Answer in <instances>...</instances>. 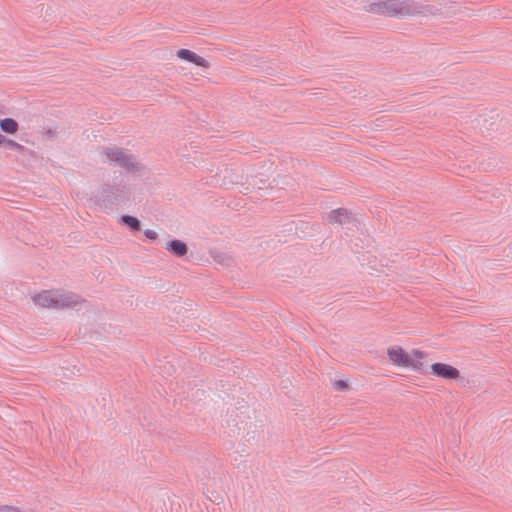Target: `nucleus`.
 <instances>
[{
  "mask_svg": "<svg viewBox=\"0 0 512 512\" xmlns=\"http://www.w3.org/2000/svg\"><path fill=\"white\" fill-rule=\"evenodd\" d=\"M368 11L391 17L414 16L430 12L429 5L415 0H384L371 3Z\"/></svg>",
  "mask_w": 512,
  "mask_h": 512,
  "instance_id": "obj_1",
  "label": "nucleus"
},
{
  "mask_svg": "<svg viewBox=\"0 0 512 512\" xmlns=\"http://www.w3.org/2000/svg\"><path fill=\"white\" fill-rule=\"evenodd\" d=\"M32 302L40 308L61 309L76 305L80 299L71 292L64 290H39L30 296Z\"/></svg>",
  "mask_w": 512,
  "mask_h": 512,
  "instance_id": "obj_2",
  "label": "nucleus"
},
{
  "mask_svg": "<svg viewBox=\"0 0 512 512\" xmlns=\"http://www.w3.org/2000/svg\"><path fill=\"white\" fill-rule=\"evenodd\" d=\"M390 361L398 366L411 367L415 370L422 369V363L419 359L424 357V352L420 350H413L411 353L405 352L400 347H393L387 350Z\"/></svg>",
  "mask_w": 512,
  "mask_h": 512,
  "instance_id": "obj_3",
  "label": "nucleus"
},
{
  "mask_svg": "<svg viewBox=\"0 0 512 512\" xmlns=\"http://www.w3.org/2000/svg\"><path fill=\"white\" fill-rule=\"evenodd\" d=\"M101 205L108 209L128 199L125 185H105L97 196Z\"/></svg>",
  "mask_w": 512,
  "mask_h": 512,
  "instance_id": "obj_4",
  "label": "nucleus"
},
{
  "mask_svg": "<svg viewBox=\"0 0 512 512\" xmlns=\"http://www.w3.org/2000/svg\"><path fill=\"white\" fill-rule=\"evenodd\" d=\"M105 155L110 162L115 163L127 171L137 170L138 163L135 157L122 148H106Z\"/></svg>",
  "mask_w": 512,
  "mask_h": 512,
  "instance_id": "obj_5",
  "label": "nucleus"
},
{
  "mask_svg": "<svg viewBox=\"0 0 512 512\" xmlns=\"http://www.w3.org/2000/svg\"><path fill=\"white\" fill-rule=\"evenodd\" d=\"M431 371L434 375L444 379H457L459 377V371L445 363H434L431 365Z\"/></svg>",
  "mask_w": 512,
  "mask_h": 512,
  "instance_id": "obj_6",
  "label": "nucleus"
},
{
  "mask_svg": "<svg viewBox=\"0 0 512 512\" xmlns=\"http://www.w3.org/2000/svg\"><path fill=\"white\" fill-rule=\"evenodd\" d=\"M353 220L352 213L346 208L333 209L328 214V221L330 223H337L344 225Z\"/></svg>",
  "mask_w": 512,
  "mask_h": 512,
  "instance_id": "obj_7",
  "label": "nucleus"
},
{
  "mask_svg": "<svg viewBox=\"0 0 512 512\" xmlns=\"http://www.w3.org/2000/svg\"><path fill=\"white\" fill-rule=\"evenodd\" d=\"M177 56L182 59V60H185V61H188L190 63H193L199 67H208L209 66V63L208 61L199 56L198 54H196L195 52L189 50V49H179L177 51Z\"/></svg>",
  "mask_w": 512,
  "mask_h": 512,
  "instance_id": "obj_8",
  "label": "nucleus"
},
{
  "mask_svg": "<svg viewBox=\"0 0 512 512\" xmlns=\"http://www.w3.org/2000/svg\"><path fill=\"white\" fill-rule=\"evenodd\" d=\"M166 249L177 257H183L188 252V246L179 239H173L166 244Z\"/></svg>",
  "mask_w": 512,
  "mask_h": 512,
  "instance_id": "obj_9",
  "label": "nucleus"
},
{
  "mask_svg": "<svg viewBox=\"0 0 512 512\" xmlns=\"http://www.w3.org/2000/svg\"><path fill=\"white\" fill-rule=\"evenodd\" d=\"M120 223L127 226L131 231L137 232L141 230V222L138 218L132 215H122L120 217Z\"/></svg>",
  "mask_w": 512,
  "mask_h": 512,
  "instance_id": "obj_10",
  "label": "nucleus"
},
{
  "mask_svg": "<svg viewBox=\"0 0 512 512\" xmlns=\"http://www.w3.org/2000/svg\"><path fill=\"white\" fill-rule=\"evenodd\" d=\"M0 128L7 134H15L19 129V124L13 118H4L0 120Z\"/></svg>",
  "mask_w": 512,
  "mask_h": 512,
  "instance_id": "obj_11",
  "label": "nucleus"
},
{
  "mask_svg": "<svg viewBox=\"0 0 512 512\" xmlns=\"http://www.w3.org/2000/svg\"><path fill=\"white\" fill-rule=\"evenodd\" d=\"M5 145L8 146L10 149L16 150L20 153L24 152L25 150V147L23 145L9 138L6 139Z\"/></svg>",
  "mask_w": 512,
  "mask_h": 512,
  "instance_id": "obj_12",
  "label": "nucleus"
},
{
  "mask_svg": "<svg viewBox=\"0 0 512 512\" xmlns=\"http://www.w3.org/2000/svg\"><path fill=\"white\" fill-rule=\"evenodd\" d=\"M144 236L149 240H156L158 238V234L156 231L151 229L144 230Z\"/></svg>",
  "mask_w": 512,
  "mask_h": 512,
  "instance_id": "obj_13",
  "label": "nucleus"
},
{
  "mask_svg": "<svg viewBox=\"0 0 512 512\" xmlns=\"http://www.w3.org/2000/svg\"><path fill=\"white\" fill-rule=\"evenodd\" d=\"M334 387L337 390L345 391L348 389V384L344 380H338L334 383Z\"/></svg>",
  "mask_w": 512,
  "mask_h": 512,
  "instance_id": "obj_14",
  "label": "nucleus"
},
{
  "mask_svg": "<svg viewBox=\"0 0 512 512\" xmlns=\"http://www.w3.org/2000/svg\"><path fill=\"white\" fill-rule=\"evenodd\" d=\"M0 512H20L18 508L12 506H0Z\"/></svg>",
  "mask_w": 512,
  "mask_h": 512,
  "instance_id": "obj_15",
  "label": "nucleus"
},
{
  "mask_svg": "<svg viewBox=\"0 0 512 512\" xmlns=\"http://www.w3.org/2000/svg\"><path fill=\"white\" fill-rule=\"evenodd\" d=\"M50 138H53L55 135H56V132L53 131L52 129H48L46 130L45 132Z\"/></svg>",
  "mask_w": 512,
  "mask_h": 512,
  "instance_id": "obj_16",
  "label": "nucleus"
},
{
  "mask_svg": "<svg viewBox=\"0 0 512 512\" xmlns=\"http://www.w3.org/2000/svg\"><path fill=\"white\" fill-rule=\"evenodd\" d=\"M7 137L3 134H0V145L5 144Z\"/></svg>",
  "mask_w": 512,
  "mask_h": 512,
  "instance_id": "obj_17",
  "label": "nucleus"
}]
</instances>
